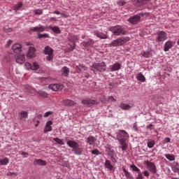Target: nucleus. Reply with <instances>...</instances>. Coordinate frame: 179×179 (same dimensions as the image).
<instances>
[{
	"label": "nucleus",
	"mask_w": 179,
	"mask_h": 179,
	"mask_svg": "<svg viewBox=\"0 0 179 179\" xmlns=\"http://www.w3.org/2000/svg\"><path fill=\"white\" fill-rule=\"evenodd\" d=\"M53 13H55V15H61V13L58 10H55Z\"/></svg>",
	"instance_id": "0e129e2a"
},
{
	"label": "nucleus",
	"mask_w": 179,
	"mask_h": 179,
	"mask_svg": "<svg viewBox=\"0 0 179 179\" xmlns=\"http://www.w3.org/2000/svg\"><path fill=\"white\" fill-rule=\"evenodd\" d=\"M119 107L120 108H121V110H131V108H132V106H131V105L124 103H121L119 105Z\"/></svg>",
	"instance_id": "cd10ccee"
},
{
	"label": "nucleus",
	"mask_w": 179,
	"mask_h": 179,
	"mask_svg": "<svg viewBox=\"0 0 179 179\" xmlns=\"http://www.w3.org/2000/svg\"><path fill=\"white\" fill-rule=\"evenodd\" d=\"M23 6V3L18 2L15 6H14V10L15 12H17V10H20V8Z\"/></svg>",
	"instance_id": "c9c22d12"
},
{
	"label": "nucleus",
	"mask_w": 179,
	"mask_h": 179,
	"mask_svg": "<svg viewBox=\"0 0 179 179\" xmlns=\"http://www.w3.org/2000/svg\"><path fill=\"white\" fill-rule=\"evenodd\" d=\"M38 38H50V35L48 34H38Z\"/></svg>",
	"instance_id": "e433bc0d"
},
{
	"label": "nucleus",
	"mask_w": 179,
	"mask_h": 179,
	"mask_svg": "<svg viewBox=\"0 0 179 179\" xmlns=\"http://www.w3.org/2000/svg\"><path fill=\"white\" fill-rule=\"evenodd\" d=\"M148 2H150V0H132L133 5L138 8L143 6V5H148Z\"/></svg>",
	"instance_id": "ddd939ff"
},
{
	"label": "nucleus",
	"mask_w": 179,
	"mask_h": 179,
	"mask_svg": "<svg viewBox=\"0 0 179 179\" xmlns=\"http://www.w3.org/2000/svg\"><path fill=\"white\" fill-rule=\"evenodd\" d=\"M171 179H179L178 178H175V177H171Z\"/></svg>",
	"instance_id": "774afa93"
},
{
	"label": "nucleus",
	"mask_w": 179,
	"mask_h": 179,
	"mask_svg": "<svg viewBox=\"0 0 179 179\" xmlns=\"http://www.w3.org/2000/svg\"><path fill=\"white\" fill-rule=\"evenodd\" d=\"M12 50L16 54H19V52H22V45L19 43H15L13 45Z\"/></svg>",
	"instance_id": "4be33fe9"
},
{
	"label": "nucleus",
	"mask_w": 179,
	"mask_h": 179,
	"mask_svg": "<svg viewBox=\"0 0 179 179\" xmlns=\"http://www.w3.org/2000/svg\"><path fill=\"white\" fill-rule=\"evenodd\" d=\"M78 69L80 71V72H85V71H87V67H86L83 64H80L78 66Z\"/></svg>",
	"instance_id": "79ce46f5"
},
{
	"label": "nucleus",
	"mask_w": 179,
	"mask_h": 179,
	"mask_svg": "<svg viewBox=\"0 0 179 179\" xmlns=\"http://www.w3.org/2000/svg\"><path fill=\"white\" fill-rule=\"evenodd\" d=\"M128 41H129V37H120L113 41L109 45L110 47H120L124 45L125 43H128Z\"/></svg>",
	"instance_id": "39448f33"
},
{
	"label": "nucleus",
	"mask_w": 179,
	"mask_h": 179,
	"mask_svg": "<svg viewBox=\"0 0 179 179\" xmlns=\"http://www.w3.org/2000/svg\"><path fill=\"white\" fill-rule=\"evenodd\" d=\"M105 167H106V169H108V170H110L111 171V170H113V169H114V166H113V165L111 164V161L106 159L105 161Z\"/></svg>",
	"instance_id": "2f4dec72"
},
{
	"label": "nucleus",
	"mask_w": 179,
	"mask_h": 179,
	"mask_svg": "<svg viewBox=\"0 0 179 179\" xmlns=\"http://www.w3.org/2000/svg\"><path fill=\"white\" fill-rule=\"evenodd\" d=\"M8 164H9V158L0 159V166H8Z\"/></svg>",
	"instance_id": "c756f323"
},
{
	"label": "nucleus",
	"mask_w": 179,
	"mask_h": 179,
	"mask_svg": "<svg viewBox=\"0 0 179 179\" xmlns=\"http://www.w3.org/2000/svg\"><path fill=\"white\" fill-rule=\"evenodd\" d=\"M127 138H129V134L125 130H119L117 133V139L122 146V150H127L128 149Z\"/></svg>",
	"instance_id": "f257e3e1"
},
{
	"label": "nucleus",
	"mask_w": 179,
	"mask_h": 179,
	"mask_svg": "<svg viewBox=\"0 0 179 179\" xmlns=\"http://www.w3.org/2000/svg\"><path fill=\"white\" fill-rule=\"evenodd\" d=\"M50 115H52V111H48V112H46L44 114L45 118H47L48 117H50Z\"/></svg>",
	"instance_id": "864d4df0"
},
{
	"label": "nucleus",
	"mask_w": 179,
	"mask_h": 179,
	"mask_svg": "<svg viewBox=\"0 0 179 179\" xmlns=\"http://www.w3.org/2000/svg\"><path fill=\"white\" fill-rule=\"evenodd\" d=\"M92 155H96L97 156L99 155H101V152H100V151L99 150L95 149V150L92 151Z\"/></svg>",
	"instance_id": "09e8293b"
},
{
	"label": "nucleus",
	"mask_w": 179,
	"mask_h": 179,
	"mask_svg": "<svg viewBox=\"0 0 179 179\" xmlns=\"http://www.w3.org/2000/svg\"><path fill=\"white\" fill-rule=\"evenodd\" d=\"M51 125H52V121L50 120L46 122L43 130L44 134H47V132H51V131H52V127H51Z\"/></svg>",
	"instance_id": "f3484780"
},
{
	"label": "nucleus",
	"mask_w": 179,
	"mask_h": 179,
	"mask_svg": "<svg viewBox=\"0 0 179 179\" xmlns=\"http://www.w3.org/2000/svg\"><path fill=\"white\" fill-rule=\"evenodd\" d=\"M143 176H144L145 177H149V176H150V173H149V171H145L143 172Z\"/></svg>",
	"instance_id": "13d9d810"
},
{
	"label": "nucleus",
	"mask_w": 179,
	"mask_h": 179,
	"mask_svg": "<svg viewBox=\"0 0 179 179\" xmlns=\"http://www.w3.org/2000/svg\"><path fill=\"white\" fill-rule=\"evenodd\" d=\"M109 31H111L114 36H125L127 31L121 25L113 26L109 28Z\"/></svg>",
	"instance_id": "20e7f679"
},
{
	"label": "nucleus",
	"mask_w": 179,
	"mask_h": 179,
	"mask_svg": "<svg viewBox=\"0 0 179 179\" xmlns=\"http://www.w3.org/2000/svg\"><path fill=\"white\" fill-rule=\"evenodd\" d=\"M157 100H159V104H162V103H163V100H164V98H163L162 96H157L156 97Z\"/></svg>",
	"instance_id": "3c124183"
},
{
	"label": "nucleus",
	"mask_w": 179,
	"mask_h": 179,
	"mask_svg": "<svg viewBox=\"0 0 179 179\" xmlns=\"http://www.w3.org/2000/svg\"><path fill=\"white\" fill-rule=\"evenodd\" d=\"M25 89H26V90H27V92H28V93H33V92H34V89H33V87H31V86H29V85H27V86H25Z\"/></svg>",
	"instance_id": "37998d69"
},
{
	"label": "nucleus",
	"mask_w": 179,
	"mask_h": 179,
	"mask_svg": "<svg viewBox=\"0 0 179 179\" xmlns=\"http://www.w3.org/2000/svg\"><path fill=\"white\" fill-rule=\"evenodd\" d=\"M39 95L41 96L42 97H48V94H47V92H43V91H40Z\"/></svg>",
	"instance_id": "a18cd8bd"
},
{
	"label": "nucleus",
	"mask_w": 179,
	"mask_h": 179,
	"mask_svg": "<svg viewBox=\"0 0 179 179\" xmlns=\"http://www.w3.org/2000/svg\"><path fill=\"white\" fill-rule=\"evenodd\" d=\"M130 167L132 169L133 171H136L138 173H141V169H139L135 164L131 165Z\"/></svg>",
	"instance_id": "a19ab883"
},
{
	"label": "nucleus",
	"mask_w": 179,
	"mask_h": 179,
	"mask_svg": "<svg viewBox=\"0 0 179 179\" xmlns=\"http://www.w3.org/2000/svg\"><path fill=\"white\" fill-rule=\"evenodd\" d=\"M62 104L66 107H72V106H75L76 103L71 99H64L62 101Z\"/></svg>",
	"instance_id": "5701e85b"
},
{
	"label": "nucleus",
	"mask_w": 179,
	"mask_h": 179,
	"mask_svg": "<svg viewBox=\"0 0 179 179\" xmlns=\"http://www.w3.org/2000/svg\"><path fill=\"white\" fill-rule=\"evenodd\" d=\"M94 36H96V37L102 40H106V38H108L107 34L100 32L99 31L94 32Z\"/></svg>",
	"instance_id": "a878e982"
},
{
	"label": "nucleus",
	"mask_w": 179,
	"mask_h": 179,
	"mask_svg": "<svg viewBox=\"0 0 179 179\" xmlns=\"http://www.w3.org/2000/svg\"><path fill=\"white\" fill-rule=\"evenodd\" d=\"M173 46H174V43L171 41H168L165 43L164 45V51L165 52H167V51H169L170 50H171V48H173Z\"/></svg>",
	"instance_id": "dca6fc26"
},
{
	"label": "nucleus",
	"mask_w": 179,
	"mask_h": 179,
	"mask_svg": "<svg viewBox=\"0 0 179 179\" xmlns=\"http://www.w3.org/2000/svg\"><path fill=\"white\" fill-rule=\"evenodd\" d=\"M22 156H27L29 155V153L26 152H22L21 153Z\"/></svg>",
	"instance_id": "69168bd1"
},
{
	"label": "nucleus",
	"mask_w": 179,
	"mask_h": 179,
	"mask_svg": "<svg viewBox=\"0 0 179 179\" xmlns=\"http://www.w3.org/2000/svg\"><path fill=\"white\" fill-rule=\"evenodd\" d=\"M67 145L69 148H72V152H73L74 155H78V156L82 155L83 150L82 148H79V143L75 141H67Z\"/></svg>",
	"instance_id": "7ed1b4c3"
},
{
	"label": "nucleus",
	"mask_w": 179,
	"mask_h": 179,
	"mask_svg": "<svg viewBox=\"0 0 179 179\" xmlns=\"http://www.w3.org/2000/svg\"><path fill=\"white\" fill-rule=\"evenodd\" d=\"M97 139L94 138L93 136H89L87 138V143H89L90 145L93 146L94 143H96V141Z\"/></svg>",
	"instance_id": "bb28decb"
},
{
	"label": "nucleus",
	"mask_w": 179,
	"mask_h": 179,
	"mask_svg": "<svg viewBox=\"0 0 179 179\" xmlns=\"http://www.w3.org/2000/svg\"><path fill=\"white\" fill-rule=\"evenodd\" d=\"M145 164L148 167V169L152 174H156L157 173V167L156 166V164H155L153 162L146 161L145 162Z\"/></svg>",
	"instance_id": "6e6552de"
},
{
	"label": "nucleus",
	"mask_w": 179,
	"mask_h": 179,
	"mask_svg": "<svg viewBox=\"0 0 179 179\" xmlns=\"http://www.w3.org/2000/svg\"><path fill=\"white\" fill-rule=\"evenodd\" d=\"M165 157L169 160V162H174L176 160V157L171 154H166Z\"/></svg>",
	"instance_id": "f704fd0d"
},
{
	"label": "nucleus",
	"mask_w": 179,
	"mask_h": 179,
	"mask_svg": "<svg viewBox=\"0 0 179 179\" xmlns=\"http://www.w3.org/2000/svg\"><path fill=\"white\" fill-rule=\"evenodd\" d=\"M13 43V40H9V41L7 42L6 47H10V44H12Z\"/></svg>",
	"instance_id": "052dcab7"
},
{
	"label": "nucleus",
	"mask_w": 179,
	"mask_h": 179,
	"mask_svg": "<svg viewBox=\"0 0 179 179\" xmlns=\"http://www.w3.org/2000/svg\"><path fill=\"white\" fill-rule=\"evenodd\" d=\"M142 55L145 57V58H149V57H150V52H144L142 53Z\"/></svg>",
	"instance_id": "8fccbe9b"
},
{
	"label": "nucleus",
	"mask_w": 179,
	"mask_h": 179,
	"mask_svg": "<svg viewBox=\"0 0 179 179\" xmlns=\"http://www.w3.org/2000/svg\"><path fill=\"white\" fill-rule=\"evenodd\" d=\"M81 103L84 106H87L88 107H92V106H94V104H99V102H97V101H94L91 99H84L82 101Z\"/></svg>",
	"instance_id": "2eb2a0df"
},
{
	"label": "nucleus",
	"mask_w": 179,
	"mask_h": 179,
	"mask_svg": "<svg viewBox=\"0 0 179 179\" xmlns=\"http://www.w3.org/2000/svg\"><path fill=\"white\" fill-rule=\"evenodd\" d=\"M27 56L28 58H34L36 57V48L30 47Z\"/></svg>",
	"instance_id": "6ab92c4d"
},
{
	"label": "nucleus",
	"mask_w": 179,
	"mask_h": 179,
	"mask_svg": "<svg viewBox=\"0 0 179 179\" xmlns=\"http://www.w3.org/2000/svg\"><path fill=\"white\" fill-rule=\"evenodd\" d=\"M53 141H55V142H57L59 145H65V143H64V140L59 138H53Z\"/></svg>",
	"instance_id": "4c0bfd02"
},
{
	"label": "nucleus",
	"mask_w": 179,
	"mask_h": 179,
	"mask_svg": "<svg viewBox=\"0 0 179 179\" xmlns=\"http://www.w3.org/2000/svg\"><path fill=\"white\" fill-rule=\"evenodd\" d=\"M108 101H117V99H115L114 96H108Z\"/></svg>",
	"instance_id": "6e6d98bb"
},
{
	"label": "nucleus",
	"mask_w": 179,
	"mask_h": 179,
	"mask_svg": "<svg viewBox=\"0 0 179 179\" xmlns=\"http://www.w3.org/2000/svg\"><path fill=\"white\" fill-rule=\"evenodd\" d=\"M122 171L124 173V176L127 179L133 178L132 175L127 170V169H125V167H122Z\"/></svg>",
	"instance_id": "7c9ffc66"
},
{
	"label": "nucleus",
	"mask_w": 179,
	"mask_h": 179,
	"mask_svg": "<svg viewBox=\"0 0 179 179\" xmlns=\"http://www.w3.org/2000/svg\"><path fill=\"white\" fill-rule=\"evenodd\" d=\"M78 40H79V37H78V36H75V35L71 36V39H70V41H71V42H70V43H69V45H70V47H71V51H73V50H75V48H76V41H78Z\"/></svg>",
	"instance_id": "f8f14e48"
},
{
	"label": "nucleus",
	"mask_w": 179,
	"mask_h": 179,
	"mask_svg": "<svg viewBox=\"0 0 179 179\" xmlns=\"http://www.w3.org/2000/svg\"><path fill=\"white\" fill-rule=\"evenodd\" d=\"M107 68V65L106 62H99V63H94L92 66H91V71L94 72L95 75H97L98 72H104Z\"/></svg>",
	"instance_id": "f03ea898"
},
{
	"label": "nucleus",
	"mask_w": 179,
	"mask_h": 179,
	"mask_svg": "<svg viewBox=\"0 0 179 179\" xmlns=\"http://www.w3.org/2000/svg\"><path fill=\"white\" fill-rule=\"evenodd\" d=\"M54 52V50H52V48H51V47L50 46H46L44 49V54H45V55H48L46 57V59L48 61H52V59L54 58V55H52Z\"/></svg>",
	"instance_id": "0eeeda50"
},
{
	"label": "nucleus",
	"mask_w": 179,
	"mask_h": 179,
	"mask_svg": "<svg viewBox=\"0 0 179 179\" xmlns=\"http://www.w3.org/2000/svg\"><path fill=\"white\" fill-rule=\"evenodd\" d=\"M172 171L173 173H178L179 171V164L178 162H174L171 166Z\"/></svg>",
	"instance_id": "c85d7f7f"
},
{
	"label": "nucleus",
	"mask_w": 179,
	"mask_h": 179,
	"mask_svg": "<svg viewBox=\"0 0 179 179\" xmlns=\"http://www.w3.org/2000/svg\"><path fill=\"white\" fill-rule=\"evenodd\" d=\"M152 127H153V124H150L146 127L147 129H150V131H152Z\"/></svg>",
	"instance_id": "e2e57ef3"
},
{
	"label": "nucleus",
	"mask_w": 179,
	"mask_h": 179,
	"mask_svg": "<svg viewBox=\"0 0 179 179\" xmlns=\"http://www.w3.org/2000/svg\"><path fill=\"white\" fill-rule=\"evenodd\" d=\"M49 89L53 92H61L64 89V85L62 84H51L49 85Z\"/></svg>",
	"instance_id": "4468645a"
},
{
	"label": "nucleus",
	"mask_w": 179,
	"mask_h": 179,
	"mask_svg": "<svg viewBox=\"0 0 179 179\" xmlns=\"http://www.w3.org/2000/svg\"><path fill=\"white\" fill-rule=\"evenodd\" d=\"M3 31H5V33H12V31H13V29H12V28H4Z\"/></svg>",
	"instance_id": "5fc2aeb1"
},
{
	"label": "nucleus",
	"mask_w": 179,
	"mask_h": 179,
	"mask_svg": "<svg viewBox=\"0 0 179 179\" xmlns=\"http://www.w3.org/2000/svg\"><path fill=\"white\" fill-rule=\"evenodd\" d=\"M155 144L156 143L155 142V141L150 140L147 143L148 148H149L150 149H152V148H153V146H155Z\"/></svg>",
	"instance_id": "ea45409f"
},
{
	"label": "nucleus",
	"mask_w": 179,
	"mask_h": 179,
	"mask_svg": "<svg viewBox=\"0 0 179 179\" xmlns=\"http://www.w3.org/2000/svg\"><path fill=\"white\" fill-rule=\"evenodd\" d=\"M143 175L142 174V172H139L137 175V177L136 178V179H143Z\"/></svg>",
	"instance_id": "603ef678"
},
{
	"label": "nucleus",
	"mask_w": 179,
	"mask_h": 179,
	"mask_svg": "<svg viewBox=\"0 0 179 179\" xmlns=\"http://www.w3.org/2000/svg\"><path fill=\"white\" fill-rule=\"evenodd\" d=\"M127 22L131 24H138L141 22V16L138 15L131 16L127 20Z\"/></svg>",
	"instance_id": "9b49d317"
},
{
	"label": "nucleus",
	"mask_w": 179,
	"mask_h": 179,
	"mask_svg": "<svg viewBox=\"0 0 179 179\" xmlns=\"http://www.w3.org/2000/svg\"><path fill=\"white\" fill-rule=\"evenodd\" d=\"M157 36V43H162V41H166V40H167V33L164 31H158Z\"/></svg>",
	"instance_id": "423d86ee"
},
{
	"label": "nucleus",
	"mask_w": 179,
	"mask_h": 179,
	"mask_svg": "<svg viewBox=\"0 0 179 179\" xmlns=\"http://www.w3.org/2000/svg\"><path fill=\"white\" fill-rule=\"evenodd\" d=\"M7 176H17V173L16 172H9L8 173H7Z\"/></svg>",
	"instance_id": "bf43d9fd"
},
{
	"label": "nucleus",
	"mask_w": 179,
	"mask_h": 179,
	"mask_svg": "<svg viewBox=\"0 0 179 179\" xmlns=\"http://www.w3.org/2000/svg\"><path fill=\"white\" fill-rule=\"evenodd\" d=\"M34 166H47V162L38 159L34 161Z\"/></svg>",
	"instance_id": "393cba45"
},
{
	"label": "nucleus",
	"mask_w": 179,
	"mask_h": 179,
	"mask_svg": "<svg viewBox=\"0 0 179 179\" xmlns=\"http://www.w3.org/2000/svg\"><path fill=\"white\" fill-rule=\"evenodd\" d=\"M24 67L26 69H31L32 71H37L38 69H40V65H38V63L37 62H34L33 65L29 62H26L24 64Z\"/></svg>",
	"instance_id": "1a4fd4ad"
},
{
	"label": "nucleus",
	"mask_w": 179,
	"mask_h": 179,
	"mask_svg": "<svg viewBox=\"0 0 179 179\" xmlns=\"http://www.w3.org/2000/svg\"><path fill=\"white\" fill-rule=\"evenodd\" d=\"M117 4L120 6H124V5H127V3L124 0H120V1H117Z\"/></svg>",
	"instance_id": "de8ad7c7"
},
{
	"label": "nucleus",
	"mask_w": 179,
	"mask_h": 179,
	"mask_svg": "<svg viewBox=\"0 0 179 179\" xmlns=\"http://www.w3.org/2000/svg\"><path fill=\"white\" fill-rule=\"evenodd\" d=\"M121 66H122L121 64L116 62L110 66V72H115L116 71H120V69H121Z\"/></svg>",
	"instance_id": "aec40b11"
},
{
	"label": "nucleus",
	"mask_w": 179,
	"mask_h": 179,
	"mask_svg": "<svg viewBox=\"0 0 179 179\" xmlns=\"http://www.w3.org/2000/svg\"><path fill=\"white\" fill-rule=\"evenodd\" d=\"M170 141H171L170 138L167 137L164 140V143H170Z\"/></svg>",
	"instance_id": "680f3d73"
},
{
	"label": "nucleus",
	"mask_w": 179,
	"mask_h": 179,
	"mask_svg": "<svg viewBox=\"0 0 179 179\" xmlns=\"http://www.w3.org/2000/svg\"><path fill=\"white\" fill-rule=\"evenodd\" d=\"M15 61L17 64H23L26 61L24 55H17L15 56Z\"/></svg>",
	"instance_id": "412c9836"
},
{
	"label": "nucleus",
	"mask_w": 179,
	"mask_h": 179,
	"mask_svg": "<svg viewBox=\"0 0 179 179\" xmlns=\"http://www.w3.org/2000/svg\"><path fill=\"white\" fill-rule=\"evenodd\" d=\"M29 117V113L27 111L22 110L19 113V118L20 121H26V119Z\"/></svg>",
	"instance_id": "a211bd4d"
},
{
	"label": "nucleus",
	"mask_w": 179,
	"mask_h": 179,
	"mask_svg": "<svg viewBox=\"0 0 179 179\" xmlns=\"http://www.w3.org/2000/svg\"><path fill=\"white\" fill-rule=\"evenodd\" d=\"M34 13H35V15H43V10L36 9V10H34Z\"/></svg>",
	"instance_id": "c03bdc74"
},
{
	"label": "nucleus",
	"mask_w": 179,
	"mask_h": 179,
	"mask_svg": "<svg viewBox=\"0 0 179 179\" xmlns=\"http://www.w3.org/2000/svg\"><path fill=\"white\" fill-rule=\"evenodd\" d=\"M62 75H63V76H68V75H69V69L66 66H64L62 69Z\"/></svg>",
	"instance_id": "473e14b6"
},
{
	"label": "nucleus",
	"mask_w": 179,
	"mask_h": 179,
	"mask_svg": "<svg viewBox=\"0 0 179 179\" xmlns=\"http://www.w3.org/2000/svg\"><path fill=\"white\" fill-rule=\"evenodd\" d=\"M93 44H94V42L91 38H89L87 41H84L83 43H81V45L85 48L90 47V45H93Z\"/></svg>",
	"instance_id": "b1692460"
},
{
	"label": "nucleus",
	"mask_w": 179,
	"mask_h": 179,
	"mask_svg": "<svg viewBox=\"0 0 179 179\" xmlns=\"http://www.w3.org/2000/svg\"><path fill=\"white\" fill-rule=\"evenodd\" d=\"M137 16H142V17H148V16H149L148 13H140L138 15H137Z\"/></svg>",
	"instance_id": "49530a36"
},
{
	"label": "nucleus",
	"mask_w": 179,
	"mask_h": 179,
	"mask_svg": "<svg viewBox=\"0 0 179 179\" xmlns=\"http://www.w3.org/2000/svg\"><path fill=\"white\" fill-rule=\"evenodd\" d=\"M47 30V27L38 25V27H34L30 29V33L36 32V33H43Z\"/></svg>",
	"instance_id": "9d476101"
},
{
	"label": "nucleus",
	"mask_w": 179,
	"mask_h": 179,
	"mask_svg": "<svg viewBox=\"0 0 179 179\" xmlns=\"http://www.w3.org/2000/svg\"><path fill=\"white\" fill-rule=\"evenodd\" d=\"M51 30L54 31V33H56V34H61V29L58 27H51Z\"/></svg>",
	"instance_id": "58836bf2"
},
{
	"label": "nucleus",
	"mask_w": 179,
	"mask_h": 179,
	"mask_svg": "<svg viewBox=\"0 0 179 179\" xmlns=\"http://www.w3.org/2000/svg\"><path fill=\"white\" fill-rule=\"evenodd\" d=\"M136 78L140 82H145L146 80V78H145V76L142 73H138Z\"/></svg>",
	"instance_id": "72a5a7b5"
},
{
	"label": "nucleus",
	"mask_w": 179,
	"mask_h": 179,
	"mask_svg": "<svg viewBox=\"0 0 179 179\" xmlns=\"http://www.w3.org/2000/svg\"><path fill=\"white\" fill-rule=\"evenodd\" d=\"M110 89H114L115 87V83H109Z\"/></svg>",
	"instance_id": "4d7b16f0"
},
{
	"label": "nucleus",
	"mask_w": 179,
	"mask_h": 179,
	"mask_svg": "<svg viewBox=\"0 0 179 179\" xmlns=\"http://www.w3.org/2000/svg\"><path fill=\"white\" fill-rule=\"evenodd\" d=\"M37 117L38 118V120H41V118H43V115H38Z\"/></svg>",
	"instance_id": "338daca9"
}]
</instances>
